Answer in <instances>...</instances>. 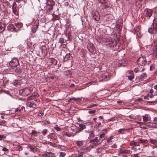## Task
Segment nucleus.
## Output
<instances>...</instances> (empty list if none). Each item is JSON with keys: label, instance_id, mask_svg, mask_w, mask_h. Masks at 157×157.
Here are the masks:
<instances>
[{"label": "nucleus", "instance_id": "1", "mask_svg": "<svg viewBox=\"0 0 157 157\" xmlns=\"http://www.w3.org/2000/svg\"><path fill=\"white\" fill-rule=\"evenodd\" d=\"M32 87H25L19 90V94L22 96H27L30 94L33 91Z\"/></svg>", "mask_w": 157, "mask_h": 157}, {"label": "nucleus", "instance_id": "2", "mask_svg": "<svg viewBox=\"0 0 157 157\" xmlns=\"http://www.w3.org/2000/svg\"><path fill=\"white\" fill-rule=\"evenodd\" d=\"M105 41L106 43L110 46L114 47L117 45V41L113 38L109 37L105 39Z\"/></svg>", "mask_w": 157, "mask_h": 157}, {"label": "nucleus", "instance_id": "3", "mask_svg": "<svg viewBox=\"0 0 157 157\" xmlns=\"http://www.w3.org/2000/svg\"><path fill=\"white\" fill-rule=\"evenodd\" d=\"M147 62L146 58L144 56L139 57L137 60L138 64L142 66L145 65Z\"/></svg>", "mask_w": 157, "mask_h": 157}, {"label": "nucleus", "instance_id": "4", "mask_svg": "<svg viewBox=\"0 0 157 157\" xmlns=\"http://www.w3.org/2000/svg\"><path fill=\"white\" fill-rule=\"evenodd\" d=\"M37 148L34 146H31L25 148V150L26 151L25 153V155H28L29 154V151H36Z\"/></svg>", "mask_w": 157, "mask_h": 157}, {"label": "nucleus", "instance_id": "5", "mask_svg": "<svg viewBox=\"0 0 157 157\" xmlns=\"http://www.w3.org/2000/svg\"><path fill=\"white\" fill-rule=\"evenodd\" d=\"M19 63L18 59L16 58H13L9 63L10 65L12 67H16Z\"/></svg>", "mask_w": 157, "mask_h": 157}, {"label": "nucleus", "instance_id": "6", "mask_svg": "<svg viewBox=\"0 0 157 157\" xmlns=\"http://www.w3.org/2000/svg\"><path fill=\"white\" fill-rule=\"evenodd\" d=\"M111 77V75L108 72H105L104 74L101 75L100 78H101V80L107 81Z\"/></svg>", "mask_w": 157, "mask_h": 157}, {"label": "nucleus", "instance_id": "7", "mask_svg": "<svg viewBox=\"0 0 157 157\" xmlns=\"http://www.w3.org/2000/svg\"><path fill=\"white\" fill-rule=\"evenodd\" d=\"M39 25V21L36 20L34 23L33 25L32 26V32L33 33H35Z\"/></svg>", "mask_w": 157, "mask_h": 157}, {"label": "nucleus", "instance_id": "8", "mask_svg": "<svg viewBox=\"0 0 157 157\" xmlns=\"http://www.w3.org/2000/svg\"><path fill=\"white\" fill-rule=\"evenodd\" d=\"M146 12V15L149 17L151 16L152 14V10L150 9H146L145 10Z\"/></svg>", "mask_w": 157, "mask_h": 157}, {"label": "nucleus", "instance_id": "9", "mask_svg": "<svg viewBox=\"0 0 157 157\" xmlns=\"http://www.w3.org/2000/svg\"><path fill=\"white\" fill-rule=\"evenodd\" d=\"M93 17L94 19L96 21H98L99 19V15L98 12H96L92 13Z\"/></svg>", "mask_w": 157, "mask_h": 157}, {"label": "nucleus", "instance_id": "10", "mask_svg": "<svg viewBox=\"0 0 157 157\" xmlns=\"http://www.w3.org/2000/svg\"><path fill=\"white\" fill-rule=\"evenodd\" d=\"M147 77V75L146 73H143L140 75L138 76V78L140 81L145 79Z\"/></svg>", "mask_w": 157, "mask_h": 157}, {"label": "nucleus", "instance_id": "11", "mask_svg": "<svg viewBox=\"0 0 157 157\" xmlns=\"http://www.w3.org/2000/svg\"><path fill=\"white\" fill-rule=\"evenodd\" d=\"M44 154L46 157H55V155L51 152H45Z\"/></svg>", "mask_w": 157, "mask_h": 157}, {"label": "nucleus", "instance_id": "12", "mask_svg": "<svg viewBox=\"0 0 157 157\" xmlns=\"http://www.w3.org/2000/svg\"><path fill=\"white\" fill-rule=\"evenodd\" d=\"M146 125L148 127H154L156 128H157V124H156L155 123L151 122H148L146 123Z\"/></svg>", "mask_w": 157, "mask_h": 157}, {"label": "nucleus", "instance_id": "13", "mask_svg": "<svg viewBox=\"0 0 157 157\" xmlns=\"http://www.w3.org/2000/svg\"><path fill=\"white\" fill-rule=\"evenodd\" d=\"M7 29L9 30L12 31H14L17 32V31L15 30L16 29L14 27L13 25V24H10L7 27Z\"/></svg>", "mask_w": 157, "mask_h": 157}, {"label": "nucleus", "instance_id": "14", "mask_svg": "<svg viewBox=\"0 0 157 157\" xmlns=\"http://www.w3.org/2000/svg\"><path fill=\"white\" fill-rule=\"evenodd\" d=\"M106 138L105 134L104 132H101L99 135V140L102 141L104 140Z\"/></svg>", "mask_w": 157, "mask_h": 157}, {"label": "nucleus", "instance_id": "15", "mask_svg": "<svg viewBox=\"0 0 157 157\" xmlns=\"http://www.w3.org/2000/svg\"><path fill=\"white\" fill-rule=\"evenodd\" d=\"M130 145L131 146L133 147L138 146L139 145V143L138 141L135 142L132 141L130 142Z\"/></svg>", "mask_w": 157, "mask_h": 157}, {"label": "nucleus", "instance_id": "16", "mask_svg": "<svg viewBox=\"0 0 157 157\" xmlns=\"http://www.w3.org/2000/svg\"><path fill=\"white\" fill-rule=\"evenodd\" d=\"M25 107L23 106H22L21 107H19L17 108V109H15V112L17 111H20L21 112H23V111L25 112Z\"/></svg>", "mask_w": 157, "mask_h": 157}, {"label": "nucleus", "instance_id": "17", "mask_svg": "<svg viewBox=\"0 0 157 157\" xmlns=\"http://www.w3.org/2000/svg\"><path fill=\"white\" fill-rule=\"evenodd\" d=\"M26 105L27 106L33 108H35L36 106L35 104L33 103H31L30 102H27Z\"/></svg>", "mask_w": 157, "mask_h": 157}, {"label": "nucleus", "instance_id": "18", "mask_svg": "<svg viewBox=\"0 0 157 157\" xmlns=\"http://www.w3.org/2000/svg\"><path fill=\"white\" fill-rule=\"evenodd\" d=\"M77 133V132L74 131V132H73L67 133L66 134V135L68 137H71V136H75Z\"/></svg>", "mask_w": 157, "mask_h": 157}, {"label": "nucleus", "instance_id": "19", "mask_svg": "<svg viewBox=\"0 0 157 157\" xmlns=\"http://www.w3.org/2000/svg\"><path fill=\"white\" fill-rule=\"evenodd\" d=\"M47 4L49 6H53L55 4V2L52 0H48L47 2Z\"/></svg>", "mask_w": 157, "mask_h": 157}, {"label": "nucleus", "instance_id": "20", "mask_svg": "<svg viewBox=\"0 0 157 157\" xmlns=\"http://www.w3.org/2000/svg\"><path fill=\"white\" fill-rule=\"evenodd\" d=\"M78 146L80 147L83 146L84 144V141H77L76 142Z\"/></svg>", "mask_w": 157, "mask_h": 157}, {"label": "nucleus", "instance_id": "21", "mask_svg": "<svg viewBox=\"0 0 157 157\" xmlns=\"http://www.w3.org/2000/svg\"><path fill=\"white\" fill-rule=\"evenodd\" d=\"M49 61L50 62L53 64L55 65L57 64V61L54 58H52L50 59Z\"/></svg>", "mask_w": 157, "mask_h": 157}, {"label": "nucleus", "instance_id": "22", "mask_svg": "<svg viewBox=\"0 0 157 157\" xmlns=\"http://www.w3.org/2000/svg\"><path fill=\"white\" fill-rule=\"evenodd\" d=\"M142 118L143 119V121L145 122H146L147 121L148 119V115L147 114H145L144 115L142 116Z\"/></svg>", "mask_w": 157, "mask_h": 157}, {"label": "nucleus", "instance_id": "23", "mask_svg": "<svg viewBox=\"0 0 157 157\" xmlns=\"http://www.w3.org/2000/svg\"><path fill=\"white\" fill-rule=\"evenodd\" d=\"M90 151L89 149H87L86 148V151H83V152H80L78 153V155L79 156V157H81V156H82V157H83V155H84V153L88 152Z\"/></svg>", "mask_w": 157, "mask_h": 157}, {"label": "nucleus", "instance_id": "24", "mask_svg": "<svg viewBox=\"0 0 157 157\" xmlns=\"http://www.w3.org/2000/svg\"><path fill=\"white\" fill-rule=\"evenodd\" d=\"M150 142L152 144L155 145L156 147H157V142L156 140L154 139H150L149 140Z\"/></svg>", "mask_w": 157, "mask_h": 157}, {"label": "nucleus", "instance_id": "25", "mask_svg": "<svg viewBox=\"0 0 157 157\" xmlns=\"http://www.w3.org/2000/svg\"><path fill=\"white\" fill-rule=\"evenodd\" d=\"M15 25L19 29L22 27L23 25L21 22H19L17 23H15Z\"/></svg>", "mask_w": 157, "mask_h": 157}, {"label": "nucleus", "instance_id": "26", "mask_svg": "<svg viewBox=\"0 0 157 157\" xmlns=\"http://www.w3.org/2000/svg\"><path fill=\"white\" fill-rule=\"evenodd\" d=\"M72 99H73V100L76 101L77 102H80L82 101L81 98H70L69 99V101H70Z\"/></svg>", "mask_w": 157, "mask_h": 157}, {"label": "nucleus", "instance_id": "27", "mask_svg": "<svg viewBox=\"0 0 157 157\" xmlns=\"http://www.w3.org/2000/svg\"><path fill=\"white\" fill-rule=\"evenodd\" d=\"M4 25L0 24V33L4 31L5 30Z\"/></svg>", "mask_w": 157, "mask_h": 157}, {"label": "nucleus", "instance_id": "28", "mask_svg": "<svg viewBox=\"0 0 157 157\" xmlns=\"http://www.w3.org/2000/svg\"><path fill=\"white\" fill-rule=\"evenodd\" d=\"M113 136H111L108 138L107 139V143L109 144H111L112 143V141L111 140L113 139Z\"/></svg>", "mask_w": 157, "mask_h": 157}, {"label": "nucleus", "instance_id": "29", "mask_svg": "<svg viewBox=\"0 0 157 157\" xmlns=\"http://www.w3.org/2000/svg\"><path fill=\"white\" fill-rule=\"evenodd\" d=\"M153 29H154V28H153L152 27L149 28L148 29V32L151 34H154V31Z\"/></svg>", "mask_w": 157, "mask_h": 157}, {"label": "nucleus", "instance_id": "30", "mask_svg": "<svg viewBox=\"0 0 157 157\" xmlns=\"http://www.w3.org/2000/svg\"><path fill=\"white\" fill-rule=\"evenodd\" d=\"M154 96L152 94H151L150 95L148 94L144 97V98L145 99H148V97H149L150 98H152Z\"/></svg>", "mask_w": 157, "mask_h": 157}, {"label": "nucleus", "instance_id": "31", "mask_svg": "<svg viewBox=\"0 0 157 157\" xmlns=\"http://www.w3.org/2000/svg\"><path fill=\"white\" fill-rule=\"evenodd\" d=\"M32 133L33 135L35 136H36L37 135L40 133V132H37L34 130L32 131Z\"/></svg>", "mask_w": 157, "mask_h": 157}, {"label": "nucleus", "instance_id": "32", "mask_svg": "<svg viewBox=\"0 0 157 157\" xmlns=\"http://www.w3.org/2000/svg\"><path fill=\"white\" fill-rule=\"evenodd\" d=\"M146 140L142 139H139L138 142L139 143V145L140 143H146Z\"/></svg>", "mask_w": 157, "mask_h": 157}, {"label": "nucleus", "instance_id": "33", "mask_svg": "<svg viewBox=\"0 0 157 157\" xmlns=\"http://www.w3.org/2000/svg\"><path fill=\"white\" fill-rule=\"evenodd\" d=\"M72 56L71 54L70 53H69L66 54V55L65 56V57L67 59H70V58H71Z\"/></svg>", "mask_w": 157, "mask_h": 157}, {"label": "nucleus", "instance_id": "34", "mask_svg": "<svg viewBox=\"0 0 157 157\" xmlns=\"http://www.w3.org/2000/svg\"><path fill=\"white\" fill-rule=\"evenodd\" d=\"M155 64H152L150 67V71H152L155 68Z\"/></svg>", "mask_w": 157, "mask_h": 157}, {"label": "nucleus", "instance_id": "35", "mask_svg": "<svg viewBox=\"0 0 157 157\" xmlns=\"http://www.w3.org/2000/svg\"><path fill=\"white\" fill-rule=\"evenodd\" d=\"M153 28L155 29L156 31L157 32V22L154 23Z\"/></svg>", "mask_w": 157, "mask_h": 157}, {"label": "nucleus", "instance_id": "36", "mask_svg": "<svg viewBox=\"0 0 157 157\" xmlns=\"http://www.w3.org/2000/svg\"><path fill=\"white\" fill-rule=\"evenodd\" d=\"M48 132V130L46 129H44L42 132V135L44 136Z\"/></svg>", "mask_w": 157, "mask_h": 157}, {"label": "nucleus", "instance_id": "37", "mask_svg": "<svg viewBox=\"0 0 157 157\" xmlns=\"http://www.w3.org/2000/svg\"><path fill=\"white\" fill-rule=\"evenodd\" d=\"M32 96L35 97H38L39 96V95L37 93L34 92L32 94Z\"/></svg>", "mask_w": 157, "mask_h": 157}, {"label": "nucleus", "instance_id": "38", "mask_svg": "<svg viewBox=\"0 0 157 157\" xmlns=\"http://www.w3.org/2000/svg\"><path fill=\"white\" fill-rule=\"evenodd\" d=\"M98 105V104H92L91 105H90L87 107V108H90L93 107H95V106H97Z\"/></svg>", "mask_w": 157, "mask_h": 157}, {"label": "nucleus", "instance_id": "39", "mask_svg": "<svg viewBox=\"0 0 157 157\" xmlns=\"http://www.w3.org/2000/svg\"><path fill=\"white\" fill-rule=\"evenodd\" d=\"M66 155V154L63 152H61L60 153L59 156L60 157H64Z\"/></svg>", "mask_w": 157, "mask_h": 157}, {"label": "nucleus", "instance_id": "40", "mask_svg": "<svg viewBox=\"0 0 157 157\" xmlns=\"http://www.w3.org/2000/svg\"><path fill=\"white\" fill-rule=\"evenodd\" d=\"M98 2L101 3H104L107 2V0H98Z\"/></svg>", "mask_w": 157, "mask_h": 157}, {"label": "nucleus", "instance_id": "41", "mask_svg": "<svg viewBox=\"0 0 157 157\" xmlns=\"http://www.w3.org/2000/svg\"><path fill=\"white\" fill-rule=\"evenodd\" d=\"M79 127L81 128L82 130V129H85L86 128L85 126L83 124H80L79 125Z\"/></svg>", "mask_w": 157, "mask_h": 157}, {"label": "nucleus", "instance_id": "42", "mask_svg": "<svg viewBox=\"0 0 157 157\" xmlns=\"http://www.w3.org/2000/svg\"><path fill=\"white\" fill-rule=\"evenodd\" d=\"M13 84L15 86H16L18 85L19 83L18 81L15 80L13 81Z\"/></svg>", "mask_w": 157, "mask_h": 157}, {"label": "nucleus", "instance_id": "43", "mask_svg": "<svg viewBox=\"0 0 157 157\" xmlns=\"http://www.w3.org/2000/svg\"><path fill=\"white\" fill-rule=\"evenodd\" d=\"M134 75H132L128 76V79L130 80H132L134 78Z\"/></svg>", "mask_w": 157, "mask_h": 157}, {"label": "nucleus", "instance_id": "44", "mask_svg": "<svg viewBox=\"0 0 157 157\" xmlns=\"http://www.w3.org/2000/svg\"><path fill=\"white\" fill-rule=\"evenodd\" d=\"M153 53L157 56V46H155V48L154 50Z\"/></svg>", "mask_w": 157, "mask_h": 157}, {"label": "nucleus", "instance_id": "45", "mask_svg": "<svg viewBox=\"0 0 157 157\" xmlns=\"http://www.w3.org/2000/svg\"><path fill=\"white\" fill-rule=\"evenodd\" d=\"M138 36L139 38H141L142 36V34L140 32H138L137 33Z\"/></svg>", "mask_w": 157, "mask_h": 157}, {"label": "nucleus", "instance_id": "46", "mask_svg": "<svg viewBox=\"0 0 157 157\" xmlns=\"http://www.w3.org/2000/svg\"><path fill=\"white\" fill-rule=\"evenodd\" d=\"M64 40L63 38H60L59 39V42L61 43H63L64 42Z\"/></svg>", "mask_w": 157, "mask_h": 157}, {"label": "nucleus", "instance_id": "47", "mask_svg": "<svg viewBox=\"0 0 157 157\" xmlns=\"http://www.w3.org/2000/svg\"><path fill=\"white\" fill-rule=\"evenodd\" d=\"M96 112V110H90L88 111V113L89 114H92Z\"/></svg>", "mask_w": 157, "mask_h": 157}, {"label": "nucleus", "instance_id": "48", "mask_svg": "<svg viewBox=\"0 0 157 157\" xmlns=\"http://www.w3.org/2000/svg\"><path fill=\"white\" fill-rule=\"evenodd\" d=\"M139 71H140V70L138 67L134 69V72L135 73H137Z\"/></svg>", "mask_w": 157, "mask_h": 157}, {"label": "nucleus", "instance_id": "49", "mask_svg": "<svg viewBox=\"0 0 157 157\" xmlns=\"http://www.w3.org/2000/svg\"><path fill=\"white\" fill-rule=\"evenodd\" d=\"M124 130V129L123 128L119 130L118 132L121 133H123V132Z\"/></svg>", "mask_w": 157, "mask_h": 157}, {"label": "nucleus", "instance_id": "50", "mask_svg": "<svg viewBox=\"0 0 157 157\" xmlns=\"http://www.w3.org/2000/svg\"><path fill=\"white\" fill-rule=\"evenodd\" d=\"M6 138L4 135H0V140H1L2 139H4Z\"/></svg>", "mask_w": 157, "mask_h": 157}, {"label": "nucleus", "instance_id": "51", "mask_svg": "<svg viewBox=\"0 0 157 157\" xmlns=\"http://www.w3.org/2000/svg\"><path fill=\"white\" fill-rule=\"evenodd\" d=\"M15 71L17 73H18L20 72V69L19 68H16L15 70Z\"/></svg>", "mask_w": 157, "mask_h": 157}, {"label": "nucleus", "instance_id": "52", "mask_svg": "<svg viewBox=\"0 0 157 157\" xmlns=\"http://www.w3.org/2000/svg\"><path fill=\"white\" fill-rule=\"evenodd\" d=\"M124 153L126 154L129 153L130 151L128 150H125L124 151Z\"/></svg>", "mask_w": 157, "mask_h": 157}, {"label": "nucleus", "instance_id": "53", "mask_svg": "<svg viewBox=\"0 0 157 157\" xmlns=\"http://www.w3.org/2000/svg\"><path fill=\"white\" fill-rule=\"evenodd\" d=\"M48 144L52 145V146H54L55 145V144L54 143H52L51 142H48Z\"/></svg>", "mask_w": 157, "mask_h": 157}, {"label": "nucleus", "instance_id": "54", "mask_svg": "<svg viewBox=\"0 0 157 157\" xmlns=\"http://www.w3.org/2000/svg\"><path fill=\"white\" fill-rule=\"evenodd\" d=\"M44 115V113L43 112H41L39 114H38V115L39 116L41 117Z\"/></svg>", "mask_w": 157, "mask_h": 157}, {"label": "nucleus", "instance_id": "55", "mask_svg": "<svg viewBox=\"0 0 157 157\" xmlns=\"http://www.w3.org/2000/svg\"><path fill=\"white\" fill-rule=\"evenodd\" d=\"M2 150L4 151H8V150L7 148L4 147L2 149Z\"/></svg>", "mask_w": 157, "mask_h": 157}, {"label": "nucleus", "instance_id": "56", "mask_svg": "<svg viewBox=\"0 0 157 157\" xmlns=\"http://www.w3.org/2000/svg\"><path fill=\"white\" fill-rule=\"evenodd\" d=\"M50 7L48 8V10H52L53 9V6H50Z\"/></svg>", "mask_w": 157, "mask_h": 157}, {"label": "nucleus", "instance_id": "57", "mask_svg": "<svg viewBox=\"0 0 157 157\" xmlns=\"http://www.w3.org/2000/svg\"><path fill=\"white\" fill-rule=\"evenodd\" d=\"M117 147V145L115 144H113L112 146V147H113V148H116Z\"/></svg>", "mask_w": 157, "mask_h": 157}, {"label": "nucleus", "instance_id": "58", "mask_svg": "<svg viewBox=\"0 0 157 157\" xmlns=\"http://www.w3.org/2000/svg\"><path fill=\"white\" fill-rule=\"evenodd\" d=\"M134 157H139L140 155L139 154H134Z\"/></svg>", "mask_w": 157, "mask_h": 157}, {"label": "nucleus", "instance_id": "59", "mask_svg": "<svg viewBox=\"0 0 157 157\" xmlns=\"http://www.w3.org/2000/svg\"><path fill=\"white\" fill-rule=\"evenodd\" d=\"M55 129L57 131H59L61 130V128L59 127H56Z\"/></svg>", "mask_w": 157, "mask_h": 157}, {"label": "nucleus", "instance_id": "60", "mask_svg": "<svg viewBox=\"0 0 157 157\" xmlns=\"http://www.w3.org/2000/svg\"><path fill=\"white\" fill-rule=\"evenodd\" d=\"M82 130V129L81 128H78V130L76 131V132H77V133H78V132H79Z\"/></svg>", "mask_w": 157, "mask_h": 157}, {"label": "nucleus", "instance_id": "61", "mask_svg": "<svg viewBox=\"0 0 157 157\" xmlns=\"http://www.w3.org/2000/svg\"><path fill=\"white\" fill-rule=\"evenodd\" d=\"M154 121H157V117H155L154 118Z\"/></svg>", "mask_w": 157, "mask_h": 157}, {"label": "nucleus", "instance_id": "62", "mask_svg": "<svg viewBox=\"0 0 157 157\" xmlns=\"http://www.w3.org/2000/svg\"><path fill=\"white\" fill-rule=\"evenodd\" d=\"M154 88L155 89L157 90V85L154 86Z\"/></svg>", "mask_w": 157, "mask_h": 157}, {"label": "nucleus", "instance_id": "63", "mask_svg": "<svg viewBox=\"0 0 157 157\" xmlns=\"http://www.w3.org/2000/svg\"><path fill=\"white\" fill-rule=\"evenodd\" d=\"M143 100V99L142 98H139L137 99V100H138V101H142Z\"/></svg>", "mask_w": 157, "mask_h": 157}, {"label": "nucleus", "instance_id": "64", "mask_svg": "<svg viewBox=\"0 0 157 157\" xmlns=\"http://www.w3.org/2000/svg\"><path fill=\"white\" fill-rule=\"evenodd\" d=\"M145 70V68H142V69L141 71H140V72H143V71H144Z\"/></svg>", "mask_w": 157, "mask_h": 157}]
</instances>
